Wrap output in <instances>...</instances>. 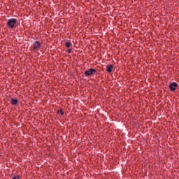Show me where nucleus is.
I'll list each match as a JSON object with an SVG mask.
<instances>
[{"label": "nucleus", "mask_w": 179, "mask_h": 179, "mask_svg": "<svg viewBox=\"0 0 179 179\" xmlns=\"http://www.w3.org/2000/svg\"><path fill=\"white\" fill-rule=\"evenodd\" d=\"M17 23V19L10 18L7 22V26L10 27V29H15V24Z\"/></svg>", "instance_id": "nucleus-1"}, {"label": "nucleus", "mask_w": 179, "mask_h": 179, "mask_svg": "<svg viewBox=\"0 0 179 179\" xmlns=\"http://www.w3.org/2000/svg\"><path fill=\"white\" fill-rule=\"evenodd\" d=\"M31 47L34 51H38L41 48V43L36 41L32 44Z\"/></svg>", "instance_id": "nucleus-2"}, {"label": "nucleus", "mask_w": 179, "mask_h": 179, "mask_svg": "<svg viewBox=\"0 0 179 179\" xmlns=\"http://www.w3.org/2000/svg\"><path fill=\"white\" fill-rule=\"evenodd\" d=\"M97 71L94 69H90L85 71V76H92V75H94Z\"/></svg>", "instance_id": "nucleus-3"}, {"label": "nucleus", "mask_w": 179, "mask_h": 179, "mask_svg": "<svg viewBox=\"0 0 179 179\" xmlns=\"http://www.w3.org/2000/svg\"><path fill=\"white\" fill-rule=\"evenodd\" d=\"M178 86V84H177L176 83H171L169 85V89H171L172 92H174L176 90V87H177Z\"/></svg>", "instance_id": "nucleus-4"}, {"label": "nucleus", "mask_w": 179, "mask_h": 179, "mask_svg": "<svg viewBox=\"0 0 179 179\" xmlns=\"http://www.w3.org/2000/svg\"><path fill=\"white\" fill-rule=\"evenodd\" d=\"M114 69V67L113 66V65H110L107 66V72H108V73H111V72H113V69Z\"/></svg>", "instance_id": "nucleus-5"}, {"label": "nucleus", "mask_w": 179, "mask_h": 179, "mask_svg": "<svg viewBox=\"0 0 179 179\" xmlns=\"http://www.w3.org/2000/svg\"><path fill=\"white\" fill-rule=\"evenodd\" d=\"M17 102H18L17 99H12L10 101L11 104H13V106H16V104H17Z\"/></svg>", "instance_id": "nucleus-6"}, {"label": "nucleus", "mask_w": 179, "mask_h": 179, "mask_svg": "<svg viewBox=\"0 0 179 179\" xmlns=\"http://www.w3.org/2000/svg\"><path fill=\"white\" fill-rule=\"evenodd\" d=\"M71 45H72V43L71 42L66 43V47H67V48H69V47H71Z\"/></svg>", "instance_id": "nucleus-7"}, {"label": "nucleus", "mask_w": 179, "mask_h": 179, "mask_svg": "<svg viewBox=\"0 0 179 179\" xmlns=\"http://www.w3.org/2000/svg\"><path fill=\"white\" fill-rule=\"evenodd\" d=\"M59 113L61 114V115H64V110H60L59 111Z\"/></svg>", "instance_id": "nucleus-8"}, {"label": "nucleus", "mask_w": 179, "mask_h": 179, "mask_svg": "<svg viewBox=\"0 0 179 179\" xmlns=\"http://www.w3.org/2000/svg\"><path fill=\"white\" fill-rule=\"evenodd\" d=\"M67 52H68L69 54H71V53L72 52V49H69V50H67Z\"/></svg>", "instance_id": "nucleus-9"}, {"label": "nucleus", "mask_w": 179, "mask_h": 179, "mask_svg": "<svg viewBox=\"0 0 179 179\" xmlns=\"http://www.w3.org/2000/svg\"><path fill=\"white\" fill-rule=\"evenodd\" d=\"M13 179H19V176H14Z\"/></svg>", "instance_id": "nucleus-10"}]
</instances>
